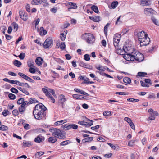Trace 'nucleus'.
<instances>
[{
    "mask_svg": "<svg viewBox=\"0 0 159 159\" xmlns=\"http://www.w3.org/2000/svg\"><path fill=\"white\" fill-rule=\"evenodd\" d=\"M42 90L45 94L46 95L50 98V100L53 103L55 102V99L51 95L50 93H51L54 96H56V95L54 90L50 89H47L45 88H43L42 89Z\"/></svg>",
    "mask_w": 159,
    "mask_h": 159,
    "instance_id": "nucleus-4",
    "label": "nucleus"
},
{
    "mask_svg": "<svg viewBox=\"0 0 159 159\" xmlns=\"http://www.w3.org/2000/svg\"><path fill=\"white\" fill-rule=\"evenodd\" d=\"M84 60L87 61H89L90 60V58L88 54H86L84 55Z\"/></svg>",
    "mask_w": 159,
    "mask_h": 159,
    "instance_id": "nucleus-54",
    "label": "nucleus"
},
{
    "mask_svg": "<svg viewBox=\"0 0 159 159\" xmlns=\"http://www.w3.org/2000/svg\"><path fill=\"white\" fill-rule=\"evenodd\" d=\"M29 102L27 101H25L21 104L20 107H25L26 108V106L29 104Z\"/></svg>",
    "mask_w": 159,
    "mask_h": 159,
    "instance_id": "nucleus-49",
    "label": "nucleus"
},
{
    "mask_svg": "<svg viewBox=\"0 0 159 159\" xmlns=\"http://www.w3.org/2000/svg\"><path fill=\"white\" fill-rule=\"evenodd\" d=\"M154 10L151 8H145L144 10V13L146 15H149L153 13Z\"/></svg>",
    "mask_w": 159,
    "mask_h": 159,
    "instance_id": "nucleus-13",
    "label": "nucleus"
},
{
    "mask_svg": "<svg viewBox=\"0 0 159 159\" xmlns=\"http://www.w3.org/2000/svg\"><path fill=\"white\" fill-rule=\"evenodd\" d=\"M60 47L61 50H64L66 47L65 43H61L60 45Z\"/></svg>",
    "mask_w": 159,
    "mask_h": 159,
    "instance_id": "nucleus-58",
    "label": "nucleus"
},
{
    "mask_svg": "<svg viewBox=\"0 0 159 159\" xmlns=\"http://www.w3.org/2000/svg\"><path fill=\"white\" fill-rule=\"evenodd\" d=\"M96 68L97 69L101 70L102 71H104L105 70L102 66H96Z\"/></svg>",
    "mask_w": 159,
    "mask_h": 159,
    "instance_id": "nucleus-55",
    "label": "nucleus"
},
{
    "mask_svg": "<svg viewBox=\"0 0 159 159\" xmlns=\"http://www.w3.org/2000/svg\"><path fill=\"white\" fill-rule=\"evenodd\" d=\"M32 5H38L39 4V2L37 0H33L31 2Z\"/></svg>",
    "mask_w": 159,
    "mask_h": 159,
    "instance_id": "nucleus-45",
    "label": "nucleus"
},
{
    "mask_svg": "<svg viewBox=\"0 0 159 159\" xmlns=\"http://www.w3.org/2000/svg\"><path fill=\"white\" fill-rule=\"evenodd\" d=\"M78 126L76 125L75 124H69L68 125V129L69 130H70L71 129H78Z\"/></svg>",
    "mask_w": 159,
    "mask_h": 159,
    "instance_id": "nucleus-20",
    "label": "nucleus"
},
{
    "mask_svg": "<svg viewBox=\"0 0 159 159\" xmlns=\"http://www.w3.org/2000/svg\"><path fill=\"white\" fill-rule=\"evenodd\" d=\"M25 101L23 98H20L17 101V103L18 104H21Z\"/></svg>",
    "mask_w": 159,
    "mask_h": 159,
    "instance_id": "nucleus-42",
    "label": "nucleus"
},
{
    "mask_svg": "<svg viewBox=\"0 0 159 159\" xmlns=\"http://www.w3.org/2000/svg\"><path fill=\"white\" fill-rule=\"evenodd\" d=\"M103 115L105 116H111V112L109 111H107L103 112Z\"/></svg>",
    "mask_w": 159,
    "mask_h": 159,
    "instance_id": "nucleus-38",
    "label": "nucleus"
},
{
    "mask_svg": "<svg viewBox=\"0 0 159 159\" xmlns=\"http://www.w3.org/2000/svg\"><path fill=\"white\" fill-rule=\"evenodd\" d=\"M67 122V119H65L63 120L57 121L55 123V125H56L57 126L60 125L62 124H63L64 123H66Z\"/></svg>",
    "mask_w": 159,
    "mask_h": 159,
    "instance_id": "nucleus-17",
    "label": "nucleus"
},
{
    "mask_svg": "<svg viewBox=\"0 0 159 159\" xmlns=\"http://www.w3.org/2000/svg\"><path fill=\"white\" fill-rule=\"evenodd\" d=\"M138 76H144L145 75H147V73L143 72H139L138 73Z\"/></svg>",
    "mask_w": 159,
    "mask_h": 159,
    "instance_id": "nucleus-57",
    "label": "nucleus"
},
{
    "mask_svg": "<svg viewBox=\"0 0 159 159\" xmlns=\"http://www.w3.org/2000/svg\"><path fill=\"white\" fill-rule=\"evenodd\" d=\"M140 44L141 46H146L149 44L150 42V38L147 36L143 38L139 41Z\"/></svg>",
    "mask_w": 159,
    "mask_h": 159,
    "instance_id": "nucleus-7",
    "label": "nucleus"
},
{
    "mask_svg": "<svg viewBox=\"0 0 159 159\" xmlns=\"http://www.w3.org/2000/svg\"><path fill=\"white\" fill-rule=\"evenodd\" d=\"M89 18L95 22H98L100 21V17L98 16H89Z\"/></svg>",
    "mask_w": 159,
    "mask_h": 159,
    "instance_id": "nucleus-15",
    "label": "nucleus"
},
{
    "mask_svg": "<svg viewBox=\"0 0 159 159\" xmlns=\"http://www.w3.org/2000/svg\"><path fill=\"white\" fill-rule=\"evenodd\" d=\"M80 66L85 67L86 68H88V66H89V65L88 64H87L85 63L84 62H83L82 61H81L80 62Z\"/></svg>",
    "mask_w": 159,
    "mask_h": 159,
    "instance_id": "nucleus-34",
    "label": "nucleus"
},
{
    "mask_svg": "<svg viewBox=\"0 0 159 159\" xmlns=\"http://www.w3.org/2000/svg\"><path fill=\"white\" fill-rule=\"evenodd\" d=\"M34 62L31 60H29L27 61L28 66L29 67H34Z\"/></svg>",
    "mask_w": 159,
    "mask_h": 159,
    "instance_id": "nucleus-23",
    "label": "nucleus"
},
{
    "mask_svg": "<svg viewBox=\"0 0 159 159\" xmlns=\"http://www.w3.org/2000/svg\"><path fill=\"white\" fill-rule=\"evenodd\" d=\"M8 127L3 125H0V130L2 131L7 130L8 129Z\"/></svg>",
    "mask_w": 159,
    "mask_h": 159,
    "instance_id": "nucleus-33",
    "label": "nucleus"
},
{
    "mask_svg": "<svg viewBox=\"0 0 159 159\" xmlns=\"http://www.w3.org/2000/svg\"><path fill=\"white\" fill-rule=\"evenodd\" d=\"M140 5L142 6L149 5H150V1L149 0H140Z\"/></svg>",
    "mask_w": 159,
    "mask_h": 159,
    "instance_id": "nucleus-14",
    "label": "nucleus"
},
{
    "mask_svg": "<svg viewBox=\"0 0 159 159\" xmlns=\"http://www.w3.org/2000/svg\"><path fill=\"white\" fill-rule=\"evenodd\" d=\"M23 145L25 147L30 146L32 145L31 142L30 141H24L23 143Z\"/></svg>",
    "mask_w": 159,
    "mask_h": 159,
    "instance_id": "nucleus-28",
    "label": "nucleus"
},
{
    "mask_svg": "<svg viewBox=\"0 0 159 159\" xmlns=\"http://www.w3.org/2000/svg\"><path fill=\"white\" fill-rule=\"evenodd\" d=\"M20 86H23L24 85H27L28 88H29L30 86L27 83H20L19 81V83H18V84Z\"/></svg>",
    "mask_w": 159,
    "mask_h": 159,
    "instance_id": "nucleus-39",
    "label": "nucleus"
},
{
    "mask_svg": "<svg viewBox=\"0 0 159 159\" xmlns=\"http://www.w3.org/2000/svg\"><path fill=\"white\" fill-rule=\"evenodd\" d=\"M67 33V31L65 30L63 33H61L60 36V38L62 41H63L65 40Z\"/></svg>",
    "mask_w": 159,
    "mask_h": 159,
    "instance_id": "nucleus-18",
    "label": "nucleus"
},
{
    "mask_svg": "<svg viewBox=\"0 0 159 159\" xmlns=\"http://www.w3.org/2000/svg\"><path fill=\"white\" fill-rule=\"evenodd\" d=\"M46 110V107L41 103L36 105L33 111L34 118L39 120L45 119L46 116L45 111Z\"/></svg>",
    "mask_w": 159,
    "mask_h": 159,
    "instance_id": "nucleus-2",
    "label": "nucleus"
},
{
    "mask_svg": "<svg viewBox=\"0 0 159 159\" xmlns=\"http://www.w3.org/2000/svg\"><path fill=\"white\" fill-rule=\"evenodd\" d=\"M19 112L20 114H22L25 111V107H21L20 106V107L19 108Z\"/></svg>",
    "mask_w": 159,
    "mask_h": 159,
    "instance_id": "nucleus-36",
    "label": "nucleus"
},
{
    "mask_svg": "<svg viewBox=\"0 0 159 159\" xmlns=\"http://www.w3.org/2000/svg\"><path fill=\"white\" fill-rule=\"evenodd\" d=\"M57 141V139L55 137H50L48 139V142L52 143H55Z\"/></svg>",
    "mask_w": 159,
    "mask_h": 159,
    "instance_id": "nucleus-22",
    "label": "nucleus"
},
{
    "mask_svg": "<svg viewBox=\"0 0 159 159\" xmlns=\"http://www.w3.org/2000/svg\"><path fill=\"white\" fill-rule=\"evenodd\" d=\"M34 67H30L29 69V71L32 73H34L36 72V70Z\"/></svg>",
    "mask_w": 159,
    "mask_h": 159,
    "instance_id": "nucleus-51",
    "label": "nucleus"
},
{
    "mask_svg": "<svg viewBox=\"0 0 159 159\" xmlns=\"http://www.w3.org/2000/svg\"><path fill=\"white\" fill-rule=\"evenodd\" d=\"M82 38L85 40L88 43L92 44L95 41L93 35L90 33H85L82 36Z\"/></svg>",
    "mask_w": 159,
    "mask_h": 159,
    "instance_id": "nucleus-5",
    "label": "nucleus"
},
{
    "mask_svg": "<svg viewBox=\"0 0 159 159\" xmlns=\"http://www.w3.org/2000/svg\"><path fill=\"white\" fill-rule=\"evenodd\" d=\"M152 21L156 25H159V23L157 21V20L154 17H152L151 18Z\"/></svg>",
    "mask_w": 159,
    "mask_h": 159,
    "instance_id": "nucleus-35",
    "label": "nucleus"
},
{
    "mask_svg": "<svg viewBox=\"0 0 159 159\" xmlns=\"http://www.w3.org/2000/svg\"><path fill=\"white\" fill-rule=\"evenodd\" d=\"M36 102H37V101L34 98H31L29 99V102L31 103H35Z\"/></svg>",
    "mask_w": 159,
    "mask_h": 159,
    "instance_id": "nucleus-53",
    "label": "nucleus"
},
{
    "mask_svg": "<svg viewBox=\"0 0 159 159\" xmlns=\"http://www.w3.org/2000/svg\"><path fill=\"white\" fill-rule=\"evenodd\" d=\"M91 8L95 13H97L99 11L98 8L97 6L93 5L92 6Z\"/></svg>",
    "mask_w": 159,
    "mask_h": 159,
    "instance_id": "nucleus-30",
    "label": "nucleus"
},
{
    "mask_svg": "<svg viewBox=\"0 0 159 159\" xmlns=\"http://www.w3.org/2000/svg\"><path fill=\"white\" fill-rule=\"evenodd\" d=\"M107 143L108 145L110 146L113 149H115L116 148V146L115 145L111 143Z\"/></svg>",
    "mask_w": 159,
    "mask_h": 159,
    "instance_id": "nucleus-64",
    "label": "nucleus"
},
{
    "mask_svg": "<svg viewBox=\"0 0 159 159\" xmlns=\"http://www.w3.org/2000/svg\"><path fill=\"white\" fill-rule=\"evenodd\" d=\"M49 131L52 133L53 136L59 139H64L66 138V134L63 133L59 129L52 127L49 129Z\"/></svg>",
    "mask_w": 159,
    "mask_h": 159,
    "instance_id": "nucleus-3",
    "label": "nucleus"
},
{
    "mask_svg": "<svg viewBox=\"0 0 159 159\" xmlns=\"http://www.w3.org/2000/svg\"><path fill=\"white\" fill-rule=\"evenodd\" d=\"M9 112L7 110H4L2 112V114L5 116L8 115Z\"/></svg>",
    "mask_w": 159,
    "mask_h": 159,
    "instance_id": "nucleus-52",
    "label": "nucleus"
},
{
    "mask_svg": "<svg viewBox=\"0 0 159 159\" xmlns=\"http://www.w3.org/2000/svg\"><path fill=\"white\" fill-rule=\"evenodd\" d=\"M18 83H19V81L17 80H10L9 83L11 84H18Z\"/></svg>",
    "mask_w": 159,
    "mask_h": 159,
    "instance_id": "nucleus-56",
    "label": "nucleus"
},
{
    "mask_svg": "<svg viewBox=\"0 0 159 159\" xmlns=\"http://www.w3.org/2000/svg\"><path fill=\"white\" fill-rule=\"evenodd\" d=\"M140 82L141 86L143 87H148L149 86L148 84H147L145 82H143L142 81H140Z\"/></svg>",
    "mask_w": 159,
    "mask_h": 159,
    "instance_id": "nucleus-40",
    "label": "nucleus"
},
{
    "mask_svg": "<svg viewBox=\"0 0 159 159\" xmlns=\"http://www.w3.org/2000/svg\"><path fill=\"white\" fill-rule=\"evenodd\" d=\"M44 140V137L40 134L38 135L34 140V141L38 143H40Z\"/></svg>",
    "mask_w": 159,
    "mask_h": 159,
    "instance_id": "nucleus-12",
    "label": "nucleus"
},
{
    "mask_svg": "<svg viewBox=\"0 0 159 159\" xmlns=\"http://www.w3.org/2000/svg\"><path fill=\"white\" fill-rule=\"evenodd\" d=\"M19 15L20 18L23 20L25 21L27 20V14L24 11H19Z\"/></svg>",
    "mask_w": 159,
    "mask_h": 159,
    "instance_id": "nucleus-10",
    "label": "nucleus"
},
{
    "mask_svg": "<svg viewBox=\"0 0 159 159\" xmlns=\"http://www.w3.org/2000/svg\"><path fill=\"white\" fill-rule=\"evenodd\" d=\"M52 40L49 38H48L45 41L43 46L45 48H47L52 47Z\"/></svg>",
    "mask_w": 159,
    "mask_h": 159,
    "instance_id": "nucleus-8",
    "label": "nucleus"
},
{
    "mask_svg": "<svg viewBox=\"0 0 159 159\" xmlns=\"http://www.w3.org/2000/svg\"><path fill=\"white\" fill-rule=\"evenodd\" d=\"M150 115L149 117V118L150 120H154L155 118V116H158V113L157 112H154V113L150 114Z\"/></svg>",
    "mask_w": 159,
    "mask_h": 159,
    "instance_id": "nucleus-19",
    "label": "nucleus"
},
{
    "mask_svg": "<svg viewBox=\"0 0 159 159\" xmlns=\"http://www.w3.org/2000/svg\"><path fill=\"white\" fill-rule=\"evenodd\" d=\"M74 90L75 91H76L77 92H78L81 94H82V93L83 92V90H80L79 89H77V88L74 89Z\"/></svg>",
    "mask_w": 159,
    "mask_h": 159,
    "instance_id": "nucleus-60",
    "label": "nucleus"
},
{
    "mask_svg": "<svg viewBox=\"0 0 159 159\" xmlns=\"http://www.w3.org/2000/svg\"><path fill=\"white\" fill-rule=\"evenodd\" d=\"M121 37V35L118 34H115L113 37L114 45L116 49H117L118 50H120V48H119V43Z\"/></svg>",
    "mask_w": 159,
    "mask_h": 159,
    "instance_id": "nucleus-6",
    "label": "nucleus"
},
{
    "mask_svg": "<svg viewBox=\"0 0 159 159\" xmlns=\"http://www.w3.org/2000/svg\"><path fill=\"white\" fill-rule=\"evenodd\" d=\"M148 98L154 99L155 98V95L154 93H152L149 95V96Z\"/></svg>",
    "mask_w": 159,
    "mask_h": 159,
    "instance_id": "nucleus-61",
    "label": "nucleus"
},
{
    "mask_svg": "<svg viewBox=\"0 0 159 159\" xmlns=\"http://www.w3.org/2000/svg\"><path fill=\"white\" fill-rule=\"evenodd\" d=\"M98 73L101 75L102 76H106L108 78H113L110 75H109L108 74H107L106 73H103L99 71L98 72Z\"/></svg>",
    "mask_w": 159,
    "mask_h": 159,
    "instance_id": "nucleus-37",
    "label": "nucleus"
},
{
    "mask_svg": "<svg viewBox=\"0 0 159 159\" xmlns=\"http://www.w3.org/2000/svg\"><path fill=\"white\" fill-rule=\"evenodd\" d=\"M59 99L62 104H63L64 102L66 101V98L63 94H61L59 96Z\"/></svg>",
    "mask_w": 159,
    "mask_h": 159,
    "instance_id": "nucleus-16",
    "label": "nucleus"
},
{
    "mask_svg": "<svg viewBox=\"0 0 159 159\" xmlns=\"http://www.w3.org/2000/svg\"><path fill=\"white\" fill-rule=\"evenodd\" d=\"M123 81L124 83L127 84H130L131 82V80L128 77H126L124 78Z\"/></svg>",
    "mask_w": 159,
    "mask_h": 159,
    "instance_id": "nucleus-26",
    "label": "nucleus"
},
{
    "mask_svg": "<svg viewBox=\"0 0 159 159\" xmlns=\"http://www.w3.org/2000/svg\"><path fill=\"white\" fill-rule=\"evenodd\" d=\"M42 59L40 57H38L35 60V62L37 65L39 66H40L42 65Z\"/></svg>",
    "mask_w": 159,
    "mask_h": 159,
    "instance_id": "nucleus-21",
    "label": "nucleus"
},
{
    "mask_svg": "<svg viewBox=\"0 0 159 159\" xmlns=\"http://www.w3.org/2000/svg\"><path fill=\"white\" fill-rule=\"evenodd\" d=\"M12 25L13 26L14 29H16V31L18 27V25L16 23L14 22L12 23Z\"/></svg>",
    "mask_w": 159,
    "mask_h": 159,
    "instance_id": "nucleus-43",
    "label": "nucleus"
},
{
    "mask_svg": "<svg viewBox=\"0 0 159 159\" xmlns=\"http://www.w3.org/2000/svg\"><path fill=\"white\" fill-rule=\"evenodd\" d=\"M12 113L15 116H17L19 114V112L17 110L14 109L12 111Z\"/></svg>",
    "mask_w": 159,
    "mask_h": 159,
    "instance_id": "nucleus-59",
    "label": "nucleus"
},
{
    "mask_svg": "<svg viewBox=\"0 0 159 159\" xmlns=\"http://www.w3.org/2000/svg\"><path fill=\"white\" fill-rule=\"evenodd\" d=\"M84 82H83V84H88L89 81V79L86 77H84Z\"/></svg>",
    "mask_w": 159,
    "mask_h": 159,
    "instance_id": "nucleus-63",
    "label": "nucleus"
},
{
    "mask_svg": "<svg viewBox=\"0 0 159 159\" xmlns=\"http://www.w3.org/2000/svg\"><path fill=\"white\" fill-rule=\"evenodd\" d=\"M93 139V137H89L86 138L82 140V142L83 143L86 142H89V141H92Z\"/></svg>",
    "mask_w": 159,
    "mask_h": 159,
    "instance_id": "nucleus-25",
    "label": "nucleus"
},
{
    "mask_svg": "<svg viewBox=\"0 0 159 159\" xmlns=\"http://www.w3.org/2000/svg\"><path fill=\"white\" fill-rule=\"evenodd\" d=\"M25 57V54L24 53H21L20 55H19L18 57L20 59L23 60L24 59Z\"/></svg>",
    "mask_w": 159,
    "mask_h": 159,
    "instance_id": "nucleus-46",
    "label": "nucleus"
},
{
    "mask_svg": "<svg viewBox=\"0 0 159 159\" xmlns=\"http://www.w3.org/2000/svg\"><path fill=\"white\" fill-rule=\"evenodd\" d=\"M69 124H66L61 126V129L64 130L65 131L69 130L68 129V127Z\"/></svg>",
    "mask_w": 159,
    "mask_h": 159,
    "instance_id": "nucleus-32",
    "label": "nucleus"
},
{
    "mask_svg": "<svg viewBox=\"0 0 159 159\" xmlns=\"http://www.w3.org/2000/svg\"><path fill=\"white\" fill-rule=\"evenodd\" d=\"M147 34L145 33V32L143 31H139L137 34V36L139 41L143 38L147 36Z\"/></svg>",
    "mask_w": 159,
    "mask_h": 159,
    "instance_id": "nucleus-11",
    "label": "nucleus"
},
{
    "mask_svg": "<svg viewBox=\"0 0 159 159\" xmlns=\"http://www.w3.org/2000/svg\"><path fill=\"white\" fill-rule=\"evenodd\" d=\"M136 140H130V141L128 143V145L129 146L132 147L134 145L135 141Z\"/></svg>",
    "mask_w": 159,
    "mask_h": 159,
    "instance_id": "nucleus-44",
    "label": "nucleus"
},
{
    "mask_svg": "<svg viewBox=\"0 0 159 159\" xmlns=\"http://www.w3.org/2000/svg\"><path fill=\"white\" fill-rule=\"evenodd\" d=\"M10 90L12 93H18V90L16 89L14 87H12V88H11V89Z\"/></svg>",
    "mask_w": 159,
    "mask_h": 159,
    "instance_id": "nucleus-50",
    "label": "nucleus"
},
{
    "mask_svg": "<svg viewBox=\"0 0 159 159\" xmlns=\"http://www.w3.org/2000/svg\"><path fill=\"white\" fill-rule=\"evenodd\" d=\"M110 25V24L109 23H108L106 24V26L104 27V33L105 34H107L106 30H107L108 27Z\"/></svg>",
    "mask_w": 159,
    "mask_h": 159,
    "instance_id": "nucleus-62",
    "label": "nucleus"
},
{
    "mask_svg": "<svg viewBox=\"0 0 159 159\" xmlns=\"http://www.w3.org/2000/svg\"><path fill=\"white\" fill-rule=\"evenodd\" d=\"M137 155L136 153L132 154L131 155V159H137Z\"/></svg>",
    "mask_w": 159,
    "mask_h": 159,
    "instance_id": "nucleus-47",
    "label": "nucleus"
},
{
    "mask_svg": "<svg viewBox=\"0 0 159 159\" xmlns=\"http://www.w3.org/2000/svg\"><path fill=\"white\" fill-rule=\"evenodd\" d=\"M118 5L117 1H114L111 4V7L113 9L115 8Z\"/></svg>",
    "mask_w": 159,
    "mask_h": 159,
    "instance_id": "nucleus-27",
    "label": "nucleus"
},
{
    "mask_svg": "<svg viewBox=\"0 0 159 159\" xmlns=\"http://www.w3.org/2000/svg\"><path fill=\"white\" fill-rule=\"evenodd\" d=\"M71 142L69 140H67L62 141L60 143V146H65L71 143Z\"/></svg>",
    "mask_w": 159,
    "mask_h": 159,
    "instance_id": "nucleus-24",
    "label": "nucleus"
},
{
    "mask_svg": "<svg viewBox=\"0 0 159 159\" xmlns=\"http://www.w3.org/2000/svg\"><path fill=\"white\" fill-rule=\"evenodd\" d=\"M124 120L127 122L129 124H131V123L132 122L131 119L127 117H125L124 118Z\"/></svg>",
    "mask_w": 159,
    "mask_h": 159,
    "instance_id": "nucleus-48",
    "label": "nucleus"
},
{
    "mask_svg": "<svg viewBox=\"0 0 159 159\" xmlns=\"http://www.w3.org/2000/svg\"><path fill=\"white\" fill-rule=\"evenodd\" d=\"M9 98L11 100H14L15 99V95L12 93H10L8 95Z\"/></svg>",
    "mask_w": 159,
    "mask_h": 159,
    "instance_id": "nucleus-41",
    "label": "nucleus"
},
{
    "mask_svg": "<svg viewBox=\"0 0 159 159\" xmlns=\"http://www.w3.org/2000/svg\"><path fill=\"white\" fill-rule=\"evenodd\" d=\"M66 6H70V7L68 8V10L70 11L71 9H76L77 6L76 3L73 2H69L65 3Z\"/></svg>",
    "mask_w": 159,
    "mask_h": 159,
    "instance_id": "nucleus-9",
    "label": "nucleus"
},
{
    "mask_svg": "<svg viewBox=\"0 0 159 159\" xmlns=\"http://www.w3.org/2000/svg\"><path fill=\"white\" fill-rule=\"evenodd\" d=\"M127 100L128 102H131L134 103L138 102L139 101V100L138 99H134L133 98H128L127 99Z\"/></svg>",
    "mask_w": 159,
    "mask_h": 159,
    "instance_id": "nucleus-31",
    "label": "nucleus"
},
{
    "mask_svg": "<svg viewBox=\"0 0 159 159\" xmlns=\"http://www.w3.org/2000/svg\"><path fill=\"white\" fill-rule=\"evenodd\" d=\"M123 49L127 53L124 55L123 57L128 61H135L138 62H141L144 59L143 54L136 50H134L131 53H129L126 52L127 51H128V49L126 47H124Z\"/></svg>",
    "mask_w": 159,
    "mask_h": 159,
    "instance_id": "nucleus-1",
    "label": "nucleus"
},
{
    "mask_svg": "<svg viewBox=\"0 0 159 159\" xmlns=\"http://www.w3.org/2000/svg\"><path fill=\"white\" fill-rule=\"evenodd\" d=\"M13 63L14 65L18 67H20L21 65V62L17 60H15L14 61Z\"/></svg>",
    "mask_w": 159,
    "mask_h": 159,
    "instance_id": "nucleus-29",
    "label": "nucleus"
}]
</instances>
